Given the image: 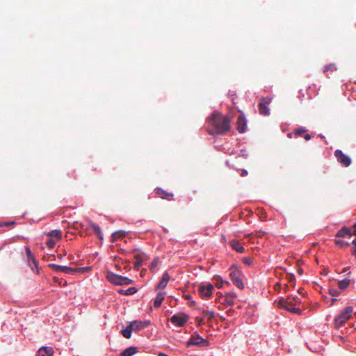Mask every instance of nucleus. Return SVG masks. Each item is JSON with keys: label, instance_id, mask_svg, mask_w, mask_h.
<instances>
[{"label": "nucleus", "instance_id": "obj_16", "mask_svg": "<svg viewBox=\"0 0 356 356\" xmlns=\"http://www.w3.org/2000/svg\"><path fill=\"white\" fill-rule=\"evenodd\" d=\"M89 226L99 239L102 240L104 238V235L102 232V229L98 225L95 224L92 221H90Z\"/></svg>", "mask_w": 356, "mask_h": 356}, {"label": "nucleus", "instance_id": "obj_11", "mask_svg": "<svg viewBox=\"0 0 356 356\" xmlns=\"http://www.w3.org/2000/svg\"><path fill=\"white\" fill-rule=\"evenodd\" d=\"M236 129L240 134H243L247 129V120L244 113H241L238 116L236 122Z\"/></svg>", "mask_w": 356, "mask_h": 356}, {"label": "nucleus", "instance_id": "obj_17", "mask_svg": "<svg viewBox=\"0 0 356 356\" xmlns=\"http://www.w3.org/2000/svg\"><path fill=\"white\" fill-rule=\"evenodd\" d=\"M170 280V275L168 272L163 274L161 281L158 283L156 289H165Z\"/></svg>", "mask_w": 356, "mask_h": 356}, {"label": "nucleus", "instance_id": "obj_44", "mask_svg": "<svg viewBox=\"0 0 356 356\" xmlns=\"http://www.w3.org/2000/svg\"><path fill=\"white\" fill-rule=\"evenodd\" d=\"M246 175H248V171L246 170H243L241 175L245 176Z\"/></svg>", "mask_w": 356, "mask_h": 356}, {"label": "nucleus", "instance_id": "obj_29", "mask_svg": "<svg viewBox=\"0 0 356 356\" xmlns=\"http://www.w3.org/2000/svg\"><path fill=\"white\" fill-rule=\"evenodd\" d=\"M335 244L337 245L340 248H345L350 245V243L345 241L343 240H335Z\"/></svg>", "mask_w": 356, "mask_h": 356}, {"label": "nucleus", "instance_id": "obj_19", "mask_svg": "<svg viewBox=\"0 0 356 356\" xmlns=\"http://www.w3.org/2000/svg\"><path fill=\"white\" fill-rule=\"evenodd\" d=\"M165 292L160 291L157 293L156 298L154 300V306L155 307H159L161 305L162 302L165 298Z\"/></svg>", "mask_w": 356, "mask_h": 356}, {"label": "nucleus", "instance_id": "obj_10", "mask_svg": "<svg viewBox=\"0 0 356 356\" xmlns=\"http://www.w3.org/2000/svg\"><path fill=\"white\" fill-rule=\"evenodd\" d=\"M271 102V98H261L259 104V113L262 115H269L270 109L268 106Z\"/></svg>", "mask_w": 356, "mask_h": 356}, {"label": "nucleus", "instance_id": "obj_12", "mask_svg": "<svg viewBox=\"0 0 356 356\" xmlns=\"http://www.w3.org/2000/svg\"><path fill=\"white\" fill-rule=\"evenodd\" d=\"M229 277L232 283L238 287L239 289H243L244 288V284L242 280L240 278L239 272L238 271H232L229 274Z\"/></svg>", "mask_w": 356, "mask_h": 356}, {"label": "nucleus", "instance_id": "obj_4", "mask_svg": "<svg viewBox=\"0 0 356 356\" xmlns=\"http://www.w3.org/2000/svg\"><path fill=\"white\" fill-rule=\"evenodd\" d=\"M189 316L188 314L180 312L172 316L170 318V322L177 327H183L188 321Z\"/></svg>", "mask_w": 356, "mask_h": 356}, {"label": "nucleus", "instance_id": "obj_27", "mask_svg": "<svg viewBox=\"0 0 356 356\" xmlns=\"http://www.w3.org/2000/svg\"><path fill=\"white\" fill-rule=\"evenodd\" d=\"M47 235L50 237L55 238L56 239H60L62 236V232L59 229H54L47 233Z\"/></svg>", "mask_w": 356, "mask_h": 356}, {"label": "nucleus", "instance_id": "obj_37", "mask_svg": "<svg viewBox=\"0 0 356 356\" xmlns=\"http://www.w3.org/2000/svg\"><path fill=\"white\" fill-rule=\"evenodd\" d=\"M125 236V232H123V231H118V232H115V233L113 234V237L114 238H116V237H123Z\"/></svg>", "mask_w": 356, "mask_h": 356}, {"label": "nucleus", "instance_id": "obj_22", "mask_svg": "<svg viewBox=\"0 0 356 356\" xmlns=\"http://www.w3.org/2000/svg\"><path fill=\"white\" fill-rule=\"evenodd\" d=\"M138 291L136 287H129V289H120L118 291V293L121 295H124V296H130V295H134L135 293H136Z\"/></svg>", "mask_w": 356, "mask_h": 356}, {"label": "nucleus", "instance_id": "obj_3", "mask_svg": "<svg viewBox=\"0 0 356 356\" xmlns=\"http://www.w3.org/2000/svg\"><path fill=\"white\" fill-rule=\"evenodd\" d=\"M108 280L115 285H129L133 280L127 277L122 276L113 273H109L107 276Z\"/></svg>", "mask_w": 356, "mask_h": 356}, {"label": "nucleus", "instance_id": "obj_20", "mask_svg": "<svg viewBox=\"0 0 356 356\" xmlns=\"http://www.w3.org/2000/svg\"><path fill=\"white\" fill-rule=\"evenodd\" d=\"M38 353L40 354H44L47 356H52L54 353V350L52 347L50 346H43L39 348Z\"/></svg>", "mask_w": 356, "mask_h": 356}, {"label": "nucleus", "instance_id": "obj_46", "mask_svg": "<svg viewBox=\"0 0 356 356\" xmlns=\"http://www.w3.org/2000/svg\"><path fill=\"white\" fill-rule=\"evenodd\" d=\"M195 305V302L194 300H191L189 302V306L192 307Z\"/></svg>", "mask_w": 356, "mask_h": 356}, {"label": "nucleus", "instance_id": "obj_42", "mask_svg": "<svg viewBox=\"0 0 356 356\" xmlns=\"http://www.w3.org/2000/svg\"><path fill=\"white\" fill-rule=\"evenodd\" d=\"M293 300L296 302V303H300V300L299 299V298L298 296H294L293 298Z\"/></svg>", "mask_w": 356, "mask_h": 356}, {"label": "nucleus", "instance_id": "obj_33", "mask_svg": "<svg viewBox=\"0 0 356 356\" xmlns=\"http://www.w3.org/2000/svg\"><path fill=\"white\" fill-rule=\"evenodd\" d=\"M204 316L210 319L215 317V312L213 311L206 310L204 312Z\"/></svg>", "mask_w": 356, "mask_h": 356}, {"label": "nucleus", "instance_id": "obj_25", "mask_svg": "<svg viewBox=\"0 0 356 356\" xmlns=\"http://www.w3.org/2000/svg\"><path fill=\"white\" fill-rule=\"evenodd\" d=\"M134 259L136 260L134 267L136 269L139 270L143 263V257L141 254H136Z\"/></svg>", "mask_w": 356, "mask_h": 356}, {"label": "nucleus", "instance_id": "obj_35", "mask_svg": "<svg viewBox=\"0 0 356 356\" xmlns=\"http://www.w3.org/2000/svg\"><path fill=\"white\" fill-rule=\"evenodd\" d=\"M307 129L302 127H298L295 130V134L298 136H301L303 133L306 132Z\"/></svg>", "mask_w": 356, "mask_h": 356}, {"label": "nucleus", "instance_id": "obj_43", "mask_svg": "<svg viewBox=\"0 0 356 356\" xmlns=\"http://www.w3.org/2000/svg\"><path fill=\"white\" fill-rule=\"evenodd\" d=\"M304 138H305V139L306 140H310V139H311V136H310V134H306V135L304 136Z\"/></svg>", "mask_w": 356, "mask_h": 356}, {"label": "nucleus", "instance_id": "obj_5", "mask_svg": "<svg viewBox=\"0 0 356 356\" xmlns=\"http://www.w3.org/2000/svg\"><path fill=\"white\" fill-rule=\"evenodd\" d=\"M209 341L204 339L198 334H197L195 336H191L188 341L186 342L187 347H191L193 346L207 347L209 346Z\"/></svg>", "mask_w": 356, "mask_h": 356}, {"label": "nucleus", "instance_id": "obj_41", "mask_svg": "<svg viewBox=\"0 0 356 356\" xmlns=\"http://www.w3.org/2000/svg\"><path fill=\"white\" fill-rule=\"evenodd\" d=\"M239 156H242V157H244V158H247V157H248V153H247L246 150H245V149H241V150L240 151Z\"/></svg>", "mask_w": 356, "mask_h": 356}, {"label": "nucleus", "instance_id": "obj_21", "mask_svg": "<svg viewBox=\"0 0 356 356\" xmlns=\"http://www.w3.org/2000/svg\"><path fill=\"white\" fill-rule=\"evenodd\" d=\"M136 347L131 346L125 350H124L119 356H133L135 353H136L137 350Z\"/></svg>", "mask_w": 356, "mask_h": 356}, {"label": "nucleus", "instance_id": "obj_18", "mask_svg": "<svg viewBox=\"0 0 356 356\" xmlns=\"http://www.w3.org/2000/svg\"><path fill=\"white\" fill-rule=\"evenodd\" d=\"M352 235H353V234L351 232L350 229L347 227H343L336 234V236L339 237V238H344L346 236L350 238V237H351Z\"/></svg>", "mask_w": 356, "mask_h": 356}, {"label": "nucleus", "instance_id": "obj_39", "mask_svg": "<svg viewBox=\"0 0 356 356\" xmlns=\"http://www.w3.org/2000/svg\"><path fill=\"white\" fill-rule=\"evenodd\" d=\"M158 265V258H155L151 263L150 270H152Z\"/></svg>", "mask_w": 356, "mask_h": 356}, {"label": "nucleus", "instance_id": "obj_23", "mask_svg": "<svg viewBox=\"0 0 356 356\" xmlns=\"http://www.w3.org/2000/svg\"><path fill=\"white\" fill-rule=\"evenodd\" d=\"M231 246L238 252L242 253L245 251V248L238 241L233 240L231 241Z\"/></svg>", "mask_w": 356, "mask_h": 356}, {"label": "nucleus", "instance_id": "obj_31", "mask_svg": "<svg viewBox=\"0 0 356 356\" xmlns=\"http://www.w3.org/2000/svg\"><path fill=\"white\" fill-rule=\"evenodd\" d=\"M337 70L336 65L334 64H329L324 67L323 72H326L329 70L334 71Z\"/></svg>", "mask_w": 356, "mask_h": 356}, {"label": "nucleus", "instance_id": "obj_32", "mask_svg": "<svg viewBox=\"0 0 356 356\" xmlns=\"http://www.w3.org/2000/svg\"><path fill=\"white\" fill-rule=\"evenodd\" d=\"M46 245L49 248H53L56 245V241L50 238L47 241Z\"/></svg>", "mask_w": 356, "mask_h": 356}, {"label": "nucleus", "instance_id": "obj_45", "mask_svg": "<svg viewBox=\"0 0 356 356\" xmlns=\"http://www.w3.org/2000/svg\"><path fill=\"white\" fill-rule=\"evenodd\" d=\"M184 298L186 299V300H191V296L188 294L187 295H184Z\"/></svg>", "mask_w": 356, "mask_h": 356}, {"label": "nucleus", "instance_id": "obj_26", "mask_svg": "<svg viewBox=\"0 0 356 356\" xmlns=\"http://www.w3.org/2000/svg\"><path fill=\"white\" fill-rule=\"evenodd\" d=\"M350 282V280L346 278L342 280H340L338 283V286L341 291H343L348 288Z\"/></svg>", "mask_w": 356, "mask_h": 356}, {"label": "nucleus", "instance_id": "obj_15", "mask_svg": "<svg viewBox=\"0 0 356 356\" xmlns=\"http://www.w3.org/2000/svg\"><path fill=\"white\" fill-rule=\"evenodd\" d=\"M236 298V294L234 292H229L226 293L225 296V300L222 302V304L226 305H234V299Z\"/></svg>", "mask_w": 356, "mask_h": 356}, {"label": "nucleus", "instance_id": "obj_40", "mask_svg": "<svg viewBox=\"0 0 356 356\" xmlns=\"http://www.w3.org/2000/svg\"><path fill=\"white\" fill-rule=\"evenodd\" d=\"M352 243L354 245L355 248L351 249V253L356 258V238H355Z\"/></svg>", "mask_w": 356, "mask_h": 356}, {"label": "nucleus", "instance_id": "obj_13", "mask_svg": "<svg viewBox=\"0 0 356 356\" xmlns=\"http://www.w3.org/2000/svg\"><path fill=\"white\" fill-rule=\"evenodd\" d=\"M129 323L132 326L134 331L136 332L147 327L150 324V321H133Z\"/></svg>", "mask_w": 356, "mask_h": 356}, {"label": "nucleus", "instance_id": "obj_48", "mask_svg": "<svg viewBox=\"0 0 356 356\" xmlns=\"http://www.w3.org/2000/svg\"><path fill=\"white\" fill-rule=\"evenodd\" d=\"M288 136H289V137H291V134H288Z\"/></svg>", "mask_w": 356, "mask_h": 356}, {"label": "nucleus", "instance_id": "obj_2", "mask_svg": "<svg viewBox=\"0 0 356 356\" xmlns=\"http://www.w3.org/2000/svg\"><path fill=\"white\" fill-rule=\"evenodd\" d=\"M353 307L348 306L345 307L339 315L334 318V326L336 328H340L352 316Z\"/></svg>", "mask_w": 356, "mask_h": 356}, {"label": "nucleus", "instance_id": "obj_14", "mask_svg": "<svg viewBox=\"0 0 356 356\" xmlns=\"http://www.w3.org/2000/svg\"><path fill=\"white\" fill-rule=\"evenodd\" d=\"M282 307L293 314H300L302 312L301 309L299 307H294L291 302L285 301L284 304H282Z\"/></svg>", "mask_w": 356, "mask_h": 356}, {"label": "nucleus", "instance_id": "obj_24", "mask_svg": "<svg viewBox=\"0 0 356 356\" xmlns=\"http://www.w3.org/2000/svg\"><path fill=\"white\" fill-rule=\"evenodd\" d=\"M134 331L132 326L129 323L124 329L121 331V333L126 339H130L131 333Z\"/></svg>", "mask_w": 356, "mask_h": 356}, {"label": "nucleus", "instance_id": "obj_9", "mask_svg": "<svg viewBox=\"0 0 356 356\" xmlns=\"http://www.w3.org/2000/svg\"><path fill=\"white\" fill-rule=\"evenodd\" d=\"M49 266L51 269H53L56 273H61L65 274H74V273L76 272V270L74 268L70 266H60L55 264H50Z\"/></svg>", "mask_w": 356, "mask_h": 356}, {"label": "nucleus", "instance_id": "obj_28", "mask_svg": "<svg viewBox=\"0 0 356 356\" xmlns=\"http://www.w3.org/2000/svg\"><path fill=\"white\" fill-rule=\"evenodd\" d=\"M155 191H156V193L157 195H160L162 198H164V199H168V197H167L168 196H171V197L173 196L172 194H170L169 193L166 192L161 188H156L155 189Z\"/></svg>", "mask_w": 356, "mask_h": 356}, {"label": "nucleus", "instance_id": "obj_30", "mask_svg": "<svg viewBox=\"0 0 356 356\" xmlns=\"http://www.w3.org/2000/svg\"><path fill=\"white\" fill-rule=\"evenodd\" d=\"M214 280L216 281L215 284H216V287L220 289L222 286V284L224 282L222 280L220 276L217 275V276L214 277Z\"/></svg>", "mask_w": 356, "mask_h": 356}, {"label": "nucleus", "instance_id": "obj_47", "mask_svg": "<svg viewBox=\"0 0 356 356\" xmlns=\"http://www.w3.org/2000/svg\"><path fill=\"white\" fill-rule=\"evenodd\" d=\"M353 227H354L355 230H354L353 233H352V234L354 235H356V223H355L353 225Z\"/></svg>", "mask_w": 356, "mask_h": 356}, {"label": "nucleus", "instance_id": "obj_1", "mask_svg": "<svg viewBox=\"0 0 356 356\" xmlns=\"http://www.w3.org/2000/svg\"><path fill=\"white\" fill-rule=\"evenodd\" d=\"M207 121L211 128L208 129L210 135H221L230 129V121L229 118L216 111L213 112L211 116L208 117Z\"/></svg>", "mask_w": 356, "mask_h": 356}, {"label": "nucleus", "instance_id": "obj_8", "mask_svg": "<svg viewBox=\"0 0 356 356\" xmlns=\"http://www.w3.org/2000/svg\"><path fill=\"white\" fill-rule=\"evenodd\" d=\"M334 156L337 159V161L340 163L343 166L348 167L351 164V159L343 154L340 149H337L334 152Z\"/></svg>", "mask_w": 356, "mask_h": 356}, {"label": "nucleus", "instance_id": "obj_7", "mask_svg": "<svg viewBox=\"0 0 356 356\" xmlns=\"http://www.w3.org/2000/svg\"><path fill=\"white\" fill-rule=\"evenodd\" d=\"M25 249L27 257V264L31 268L33 273L39 274L38 261L35 259L29 247H26Z\"/></svg>", "mask_w": 356, "mask_h": 356}, {"label": "nucleus", "instance_id": "obj_36", "mask_svg": "<svg viewBox=\"0 0 356 356\" xmlns=\"http://www.w3.org/2000/svg\"><path fill=\"white\" fill-rule=\"evenodd\" d=\"M15 223V221H8V222H0V227H8L13 225Z\"/></svg>", "mask_w": 356, "mask_h": 356}, {"label": "nucleus", "instance_id": "obj_6", "mask_svg": "<svg viewBox=\"0 0 356 356\" xmlns=\"http://www.w3.org/2000/svg\"><path fill=\"white\" fill-rule=\"evenodd\" d=\"M213 289L211 283H202L198 287V293L202 298H209L212 296Z\"/></svg>", "mask_w": 356, "mask_h": 356}, {"label": "nucleus", "instance_id": "obj_34", "mask_svg": "<svg viewBox=\"0 0 356 356\" xmlns=\"http://www.w3.org/2000/svg\"><path fill=\"white\" fill-rule=\"evenodd\" d=\"M243 262L247 266H251L253 264L252 259L250 257H246L243 259Z\"/></svg>", "mask_w": 356, "mask_h": 356}, {"label": "nucleus", "instance_id": "obj_38", "mask_svg": "<svg viewBox=\"0 0 356 356\" xmlns=\"http://www.w3.org/2000/svg\"><path fill=\"white\" fill-rule=\"evenodd\" d=\"M329 293L332 296H338L340 292L336 289H330Z\"/></svg>", "mask_w": 356, "mask_h": 356}]
</instances>
